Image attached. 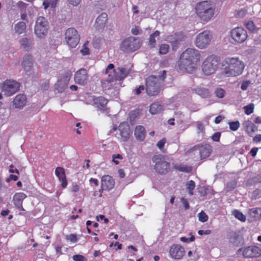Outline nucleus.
I'll return each instance as SVG.
<instances>
[{
    "label": "nucleus",
    "instance_id": "17",
    "mask_svg": "<svg viewBox=\"0 0 261 261\" xmlns=\"http://www.w3.org/2000/svg\"><path fill=\"white\" fill-rule=\"evenodd\" d=\"M88 80V72L84 68L79 69L74 74V81L76 83L79 85H85L87 83Z\"/></svg>",
    "mask_w": 261,
    "mask_h": 261
},
{
    "label": "nucleus",
    "instance_id": "11",
    "mask_svg": "<svg viewBox=\"0 0 261 261\" xmlns=\"http://www.w3.org/2000/svg\"><path fill=\"white\" fill-rule=\"evenodd\" d=\"M19 83L16 81L8 80L2 84L1 89L4 95L10 96L19 90Z\"/></svg>",
    "mask_w": 261,
    "mask_h": 261
},
{
    "label": "nucleus",
    "instance_id": "12",
    "mask_svg": "<svg viewBox=\"0 0 261 261\" xmlns=\"http://www.w3.org/2000/svg\"><path fill=\"white\" fill-rule=\"evenodd\" d=\"M65 40L68 45L72 48H75L79 44L80 36L77 31L74 28H70L66 30Z\"/></svg>",
    "mask_w": 261,
    "mask_h": 261
},
{
    "label": "nucleus",
    "instance_id": "9",
    "mask_svg": "<svg viewBox=\"0 0 261 261\" xmlns=\"http://www.w3.org/2000/svg\"><path fill=\"white\" fill-rule=\"evenodd\" d=\"M212 38L213 35L210 31H204L196 36L195 45L200 49H205L210 45Z\"/></svg>",
    "mask_w": 261,
    "mask_h": 261
},
{
    "label": "nucleus",
    "instance_id": "3",
    "mask_svg": "<svg viewBox=\"0 0 261 261\" xmlns=\"http://www.w3.org/2000/svg\"><path fill=\"white\" fill-rule=\"evenodd\" d=\"M166 71L163 70L162 74L159 77L155 76H149L146 82L147 94L149 96L156 95L160 92V82H163L166 77Z\"/></svg>",
    "mask_w": 261,
    "mask_h": 261
},
{
    "label": "nucleus",
    "instance_id": "18",
    "mask_svg": "<svg viewBox=\"0 0 261 261\" xmlns=\"http://www.w3.org/2000/svg\"><path fill=\"white\" fill-rule=\"evenodd\" d=\"M119 135L118 138L123 142L127 141L130 136V129L128 124L126 122L120 124L118 127Z\"/></svg>",
    "mask_w": 261,
    "mask_h": 261
},
{
    "label": "nucleus",
    "instance_id": "64",
    "mask_svg": "<svg viewBox=\"0 0 261 261\" xmlns=\"http://www.w3.org/2000/svg\"><path fill=\"white\" fill-rule=\"evenodd\" d=\"M118 174L121 178L124 177L125 174L123 169H119L118 171Z\"/></svg>",
    "mask_w": 261,
    "mask_h": 261
},
{
    "label": "nucleus",
    "instance_id": "34",
    "mask_svg": "<svg viewBox=\"0 0 261 261\" xmlns=\"http://www.w3.org/2000/svg\"><path fill=\"white\" fill-rule=\"evenodd\" d=\"M160 32L159 31H155L154 33L150 34L148 39V44L150 48H154L156 44L155 37H159Z\"/></svg>",
    "mask_w": 261,
    "mask_h": 261
},
{
    "label": "nucleus",
    "instance_id": "61",
    "mask_svg": "<svg viewBox=\"0 0 261 261\" xmlns=\"http://www.w3.org/2000/svg\"><path fill=\"white\" fill-rule=\"evenodd\" d=\"M257 151L258 148L256 147H254L251 149V150L250 151V153L252 156L254 157L256 155Z\"/></svg>",
    "mask_w": 261,
    "mask_h": 261
},
{
    "label": "nucleus",
    "instance_id": "59",
    "mask_svg": "<svg viewBox=\"0 0 261 261\" xmlns=\"http://www.w3.org/2000/svg\"><path fill=\"white\" fill-rule=\"evenodd\" d=\"M131 33L134 35H137L139 34V30L138 27H135L131 29Z\"/></svg>",
    "mask_w": 261,
    "mask_h": 261
},
{
    "label": "nucleus",
    "instance_id": "2",
    "mask_svg": "<svg viewBox=\"0 0 261 261\" xmlns=\"http://www.w3.org/2000/svg\"><path fill=\"white\" fill-rule=\"evenodd\" d=\"M223 72L225 75L237 76L242 73L245 65L238 58H228L223 62Z\"/></svg>",
    "mask_w": 261,
    "mask_h": 261
},
{
    "label": "nucleus",
    "instance_id": "54",
    "mask_svg": "<svg viewBox=\"0 0 261 261\" xmlns=\"http://www.w3.org/2000/svg\"><path fill=\"white\" fill-rule=\"evenodd\" d=\"M191 235V237L190 238H186V237H181L180 240L181 242H192L194 240H195V237L194 236L192 235L191 234H190Z\"/></svg>",
    "mask_w": 261,
    "mask_h": 261
},
{
    "label": "nucleus",
    "instance_id": "45",
    "mask_svg": "<svg viewBox=\"0 0 261 261\" xmlns=\"http://www.w3.org/2000/svg\"><path fill=\"white\" fill-rule=\"evenodd\" d=\"M197 133H203L204 132V125L201 121L196 122Z\"/></svg>",
    "mask_w": 261,
    "mask_h": 261
},
{
    "label": "nucleus",
    "instance_id": "52",
    "mask_svg": "<svg viewBox=\"0 0 261 261\" xmlns=\"http://www.w3.org/2000/svg\"><path fill=\"white\" fill-rule=\"evenodd\" d=\"M68 4L73 7H76L79 6L82 0H66Z\"/></svg>",
    "mask_w": 261,
    "mask_h": 261
},
{
    "label": "nucleus",
    "instance_id": "57",
    "mask_svg": "<svg viewBox=\"0 0 261 261\" xmlns=\"http://www.w3.org/2000/svg\"><path fill=\"white\" fill-rule=\"evenodd\" d=\"M220 133H215L212 136V139L216 142H219L220 140Z\"/></svg>",
    "mask_w": 261,
    "mask_h": 261
},
{
    "label": "nucleus",
    "instance_id": "55",
    "mask_svg": "<svg viewBox=\"0 0 261 261\" xmlns=\"http://www.w3.org/2000/svg\"><path fill=\"white\" fill-rule=\"evenodd\" d=\"M66 239L72 242H76L77 241L76 236L74 234H71L69 236H67Z\"/></svg>",
    "mask_w": 261,
    "mask_h": 261
},
{
    "label": "nucleus",
    "instance_id": "16",
    "mask_svg": "<svg viewBox=\"0 0 261 261\" xmlns=\"http://www.w3.org/2000/svg\"><path fill=\"white\" fill-rule=\"evenodd\" d=\"M185 254V248L180 245L173 244L170 247L169 255L174 259L179 260L181 259Z\"/></svg>",
    "mask_w": 261,
    "mask_h": 261
},
{
    "label": "nucleus",
    "instance_id": "13",
    "mask_svg": "<svg viewBox=\"0 0 261 261\" xmlns=\"http://www.w3.org/2000/svg\"><path fill=\"white\" fill-rule=\"evenodd\" d=\"M242 252L244 258H256L261 255V249L256 246H249L244 248H240L238 252Z\"/></svg>",
    "mask_w": 261,
    "mask_h": 261
},
{
    "label": "nucleus",
    "instance_id": "6",
    "mask_svg": "<svg viewBox=\"0 0 261 261\" xmlns=\"http://www.w3.org/2000/svg\"><path fill=\"white\" fill-rule=\"evenodd\" d=\"M219 63L220 60L218 57L213 55L208 56L202 64V72L206 75L214 73L218 69Z\"/></svg>",
    "mask_w": 261,
    "mask_h": 261
},
{
    "label": "nucleus",
    "instance_id": "23",
    "mask_svg": "<svg viewBox=\"0 0 261 261\" xmlns=\"http://www.w3.org/2000/svg\"><path fill=\"white\" fill-rule=\"evenodd\" d=\"M27 98L23 94H18L14 99L13 107L15 109H21L26 104Z\"/></svg>",
    "mask_w": 261,
    "mask_h": 261
},
{
    "label": "nucleus",
    "instance_id": "63",
    "mask_svg": "<svg viewBox=\"0 0 261 261\" xmlns=\"http://www.w3.org/2000/svg\"><path fill=\"white\" fill-rule=\"evenodd\" d=\"M144 89V87L143 86H140L136 90V94L137 95L141 93V91Z\"/></svg>",
    "mask_w": 261,
    "mask_h": 261
},
{
    "label": "nucleus",
    "instance_id": "26",
    "mask_svg": "<svg viewBox=\"0 0 261 261\" xmlns=\"http://www.w3.org/2000/svg\"><path fill=\"white\" fill-rule=\"evenodd\" d=\"M20 48L25 51H30L33 47V42L31 38L23 37L21 38L19 41Z\"/></svg>",
    "mask_w": 261,
    "mask_h": 261
},
{
    "label": "nucleus",
    "instance_id": "28",
    "mask_svg": "<svg viewBox=\"0 0 261 261\" xmlns=\"http://www.w3.org/2000/svg\"><path fill=\"white\" fill-rule=\"evenodd\" d=\"M229 242L234 246H238L241 243L242 241V237L236 232H230L228 238Z\"/></svg>",
    "mask_w": 261,
    "mask_h": 261
},
{
    "label": "nucleus",
    "instance_id": "30",
    "mask_svg": "<svg viewBox=\"0 0 261 261\" xmlns=\"http://www.w3.org/2000/svg\"><path fill=\"white\" fill-rule=\"evenodd\" d=\"M68 79L66 77L65 79H62L58 81L56 84V89L58 92L62 93L64 91L67 87Z\"/></svg>",
    "mask_w": 261,
    "mask_h": 261
},
{
    "label": "nucleus",
    "instance_id": "29",
    "mask_svg": "<svg viewBox=\"0 0 261 261\" xmlns=\"http://www.w3.org/2000/svg\"><path fill=\"white\" fill-rule=\"evenodd\" d=\"M146 131L145 128L141 125L137 126L135 130V135L137 139L140 141L144 140Z\"/></svg>",
    "mask_w": 261,
    "mask_h": 261
},
{
    "label": "nucleus",
    "instance_id": "31",
    "mask_svg": "<svg viewBox=\"0 0 261 261\" xmlns=\"http://www.w3.org/2000/svg\"><path fill=\"white\" fill-rule=\"evenodd\" d=\"M26 23L23 21H20L14 25V33L17 35H20L25 33L26 30Z\"/></svg>",
    "mask_w": 261,
    "mask_h": 261
},
{
    "label": "nucleus",
    "instance_id": "40",
    "mask_svg": "<svg viewBox=\"0 0 261 261\" xmlns=\"http://www.w3.org/2000/svg\"><path fill=\"white\" fill-rule=\"evenodd\" d=\"M175 168L180 171L185 172H190L192 170V168L190 167L182 164L175 165Z\"/></svg>",
    "mask_w": 261,
    "mask_h": 261
},
{
    "label": "nucleus",
    "instance_id": "19",
    "mask_svg": "<svg viewBox=\"0 0 261 261\" xmlns=\"http://www.w3.org/2000/svg\"><path fill=\"white\" fill-rule=\"evenodd\" d=\"M185 38L186 36L182 33H178L167 36L166 40L174 47L181 41H185Z\"/></svg>",
    "mask_w": 261,
    "mask_h": 261
},
{
    "label": "nucleus",
    "instance_id": "1",
    "mask_svg": "<svg viewBox=\"0 0 261 261\" xmlns=\"http://www.w3.org/2000/svg\"><path fill=\"white\" fill-rule=\"evenodd\" d=\"M201 55L199 50L192 48L186 49L180 55L178 61L179 69L182 72H191L194 71L200 61Z\"/></svg>",
    "mask_w": 261,
    "mask_h": 261
},
{
    "label": "nucleus",
    "instance_id": "41",
    "mask_svg": "<svg viewBox=\"0 0 261 261\" xmlns=\"http://www.w3.org/2000/svg\"><path fill=\"white\" fill-rule=\"evenodd\" d=\"M245 26L247 28V29L252 32H255L257 30V28H256L252 21H248L245 23Z\"/></svg>",
    "mask_w": 261,
    "mask_h": 261
},
{
    "label": "nucleus",
    "instance_id": "48",
    "mask_svg": "<svg viewBox=\"0 0 261 261\" xmlns=\"http://www.w3.org/2000/svg\"><path fill=\"white\" fill-rule=\"evenodd\" d=\"M251 84V81H243L241 85V89L242 90H246L248 87Z\"/></svg>",
    "mask_w": 261,
    "mask_h": 261
},
{
    "label": "nucleus",
    "instance_id": "22",
    "mask_svg": "<svg viewBox=\"0 0 261 261\" xmlns=\"http://www.w3.org/2000/svg\"><path fill=\"white\" fill-rule=\"evenodd\" d=\"M108 15L105 12L101 13L96 19L95 27L97 30L103 29L107 23Z\"/></svg>",
    "mask_w": 261,
    "mask_h": 261
},
{
    "label": "nucleus",
    "instance_id": "15",
    "mask_svg": "<svg viewBox=\"0 0 261 261\" xmlns=\"http://www.w3.org/2000/svg\"><path fill=\"white\" fill-rule=\"evenodd\" d=\"M33 64L34 61L32 56L30 54H25L23 58L21 66L27 74H31V73L34 74L36 73L34 70Z\"/></svg>",
    "mask_w": 261,
    "mask_h": 261
},
{
    "label": "nucleus",
    "instance_id": "42",
    "mask_svg": "<svg viewBox=\"0 0 261 261\" xmlns=\"http://www.w3.org/2000/svg\"><path fill=\"white\" fill-rule=\"evenodd\" d=\"M187 189L188 190L189 194L191 195H193V190L194 189L195 187V182L193 180H190L186 184Z\"/></svg>",
    "mask_w": 261,
    "mask_h": 261
},
{
    "label": "nucleus",
    "instance_id": "14",
    "mask_svg": "<svg viewBox=\"0 0 261 261\" xmlns=\"http://www.w3.org/2000/svg\"><path fill=\"white\" fill-rule=\"evenodd\" d=\"M230 35L231 38L238 43H243L248 37L247 31L241 27L232 29L230 32Z\"/></svg>",
    "mask_w": 261,
    "mask_h": 261
},
{
    "label": "nucleus",
    "instance_id": "35",
    "mask_svg": "<svg viewBox=\"0 0 261 261\" xmlns=\"http://www.w3.org/2000/svg\"><path fill=\"white\" fill-rule=\"evenodd\" d=\"M249 216L254 219H261V208H253L249 210Z\"/></svg>",
    "mask_w": 261,
    "mask_h": 261
},
{
    "label": "nucleus",
    "instance_id": "20",
    "mask_svg": "<svg viewBox=\"0 0 261 261\" xmlns=\"http://www.w3.org/2000/svg\"><path fill=\"white\" fill-rule=\"evenodd\" d=\"M198 149L199 151L200 158L203 159L207 158L211 154L212 151V147L208 144H205L201 146H195L192 148V150Z\"/></svg>",
    "mask_w": 261,
    "mask_h": 261
},
{
    "label": "nucleus",
    "instance_id": "27",
    "mask_svg": "<svg viewBox=\"0 0 261 261\" xmlns=\"http://www.w3.org/2000/svg\"><path fill=\"white\" fill-rule=\"evenodd\" d=\"M243 125L245 131L250 136H252L253 133L257 130V126L250 120L245 121L243 123Z\"/></svg>",
    "mask_w": 261,
    "mask_h": 261
},
{
    "label": "nucleus",
    "instance_id": "49",
    "mask_svg": "<svg viewBox=\"0 0 261 261\" xmlns=\"http://www.w3.org/2000/svg\"><path fill=\"white\" fill-rule=\"evenodd\" d=\"M237 182L235 180L231 181L227 183L226 188L227 190H232L235 188Z\"/></svg>",
    "mask_w": 261,
    "mask_h": 261
},
{
    "label": "nucleus",
    "instance_id": "51",
    "mask_svg": "<svg viewBox=\"0 0 261 261\" xmlns=\"http://www.w3.org/2000/svg\"><path fill=\"white\" fill-rule=\"evenodd\" d=\"M166 142V139L165 138H163L160 141H159L157 144L156 146L157 147L160 149L162 150L164 146L165 145V143Z\"/></svg>",
    "mask_w": 261,
    "mask_h": 261
},
{
    "label": "nucleus",
    "instance_id": "10",
    "mask_svg": "<svg viewBox=\"0 0 261 261\" xmlns=\"http://www.w3.org/2000/svg\"><path fill=\"white\" fill-rule=\"evenodd\" d=\"M152 161L155 163L154 169L158 173L164 174L169 171L170 164L167 162L162 155H154Z\"/></svg>",
    "mask_w": 261,
    "mask_h": 261
},
{
    "label": "nucleus",
    "instance_id": "46",
    "mask_svg": "<svg viewBox=\"0 0 261 261\" xmlns=\"http://www.w3.org/2000/svg\"><path fill=\"white\" fill-rule=\"evenodd\" d=\"M215 93L217 97L222 98L224 96L225 91L222 88H218L215 90Z\"/></svg>",
    "mask_w": 261,
    "mask_h": 261
},
{
    "label": "nucleus",
    "instance_id": "37",
    "mask_svg": "<svg viewBox=\"0 0 261 261\" xmlns=\"http://www.w3.org/2000/svg\"><path fill=\"white\" fill-rule=\"evenodd\" d=\"M58 0H44L43 3V6L44 9H47L49 7L54 8L56 7Z\"/></svg>",
    "mask_w": 261,
    "mask_h": 261
},
{
    "label": "nucleus",
    "instance_id": "4",
    "mask_svg": "<svg viewBox=\"0 0 261 261\" xmlns=\"http://www.w3.org/2000/svg\"><path fill=\"white\" fill-rule=\"evenodd\" d=\"M195 11L198 17L206 22L209 21L214 14V8L208 1L198 3L196 6Z\"/></svg>",
    "mask_w": 261,
    "mask_h": 261
},
{
    "label": "nucleus",
    "instance_id": "43",
    "mask_svg": "<svg viewBox=\"0 0 261 261\" xmlns=\"http://www.w3.org/2000/svg\"><path fill=\"white\" fill-rule=\"evenodd\" d=\"M198 219L201 222H205L208 220V216L203 211H201L198 214Z\"/></svg>",
    "mask_w": 261,
    "mask_h": 261
},
{
    "label": "nucleus",
    "instance_id": "36",
    "mask_svg": "<svg viewBox=\"0 0 261 261\" xmlns=\"http://www.w3.org/2000/svg\"><path fill=\"white\" fill-rule=\"evenodd\" d=\"M195 92L202 97L206 98L209 96L208 90L204 88L198 87L194 89Z\"/></svg>",
    "mask_w": 261,
    "mask_h": 261
},
{
    "label": "nucleus",
    "instance_id": "47",
    "mask_svg": "<svg viewBox=\"0 0 261 261\" xmlns=\"http://www.w3.org/2000/svg\"><path fill=\"white\" fill-rule=\"evenodd\" d=\"M245 110V112L247 115H250L253 112V104H250L249 105H247L245 106L244 108Z\"/></svg>",
    "mask_w": 261,
    "mask_h": 261
},
{
    "label": "nucleus",
    "instance_id": "5",
    "mask_svg": "<svg viewBox=\"0 0 261 261\" xmlns=\"http://www.w3.org/2000/svg\"><path fill=\"white\" fill-rule=\"evenodd\" d=\"M129 72V70L124 67H118L115 69L113 64H110L105 71L106 74L108 75V81L109 82L114 80H121L125 78Z\"/></svg>",
    "mask_w": 261,
    "mask_h": 261
},
{
    "label": "nucleus",
    "instance_id": "62",
    "mask_svg": "<svg viewBox=\"0 0 261 261\" xmlns=\"http://www.w3.org/2000/svg\"><path fill=\"white\" fill-rule=\"evenodd\" d=\"M253 140L255 142H259L261 141V135H256L253 139Z\"/></svg>",
    "mask_w": 261,
    "mask_h": 261
},
{
    "label": "nucleus",
    "instance_id": "33",
    "mask_svg": "<svg viewBox=\"0 0 261 261\" xmlns=\"http://www.w3.org/2000/svg\"><path fill=\"white\" fill-rule=\"evenodd\" d=\"M163 110V106L159 102L153 103L150 106L149 111L152 114H158Z\"/></svg>",
    "mask_w": 261,
    "mask_h": 261
},
{
    "label": "nucleus",
    "instance_id": "8",
    "mask_svg": "<svg viewBox=\"0 0 261 261\" xmlns=\"http://www.w3.org/2000/svg\"><path fill=\"white\" fill-rule=\"evenodd\" d=\"M49 24L47 19L42 16L38 17L35 22L34 34L39 39H44L47 36Z\"/></svg>",
    "mask_w": 261,
    "mask_h": 261
},
{
    "label": "nucleus",
    "instance_id": "7",
    "mask_svg": "<svg viewBox=\"0 0 261 261\" xmlns=\"http://www.w3.org/2000/svg\"><path fill=\"white\" fill-rule=\"evenodd\" d=\"M141 45L142 41L140 38L129 37L122 41L120 48L123 52L128 53L138 50L140 48Z\"/></svg>",
    "mask_w": 261,
    "mask_h": 261
},
{
    "label": "nucleus",
    "instance_id": "58",
    "mask_svg": "<svg viewBox=\"0 0 261 261\" xmlns=\"http://www.w3.org/2000/svg\"><path fill=\"white\" fill-rule=\"evenodd\" d=\"M181 201L185 207V210H188L189 208V205L187 200L185 198H182L181 199Z\"/></svg>",
    "mask_w": 261,
    "mask_h": 261
},
{
    "label": "nucleus",
    "instance_id": "39",
    "mask_svg": "<svg viewBox=\"0 0 261 261\" xmlns=\"http://www.w3.org/2000/svg\"><path fill=\"white\" fill-rule=\"evenodd\" d=\"M233 216L238 220L242 222H245L246 221V216L241 212L238 210H234L232 213Z\"/></svg>",
    "mask_w": 261,
    "mask_h": 261
},
{
    "label": "nucleus",
    "instance_id": "50",
    "mask_svg": "<svg viewBox=\"0 0 261 261\" xmlns=\"http://www.w3.org/2000/svg\"><path fill=\"white\" fill-rule=\"evenodd\" d=\"M88 43V42H86L83 45V48L80 51L83 55H86L89 54V49L87 46Z\"/></svg>",
    "mask_w": 261,
    "mask_h": 261
},
{
    "label": "nucleus",
    "instance_id": "25",
    "mask_svg": "<svg viewBox=\"0 0 261 261\" xmlns=\"http://www.w3.org/2000/svg\"><path fill=\"white\" fill-rule=\"evenodd\" d=\"M55 174L61 182L62 187L65 188L67 186V181L64 168L60 167H57L55 170Z\"/></svg>",
    "mask_w": 261,
    "mask_h": 261
},
{
    "label": "nucleus",
    "instance_id": "21",
    "mask_svg": "<svg viewBox=\"0 0 261 261\" xmlns=\"http://www.w3.org/2000/svg\"><path fill=\"white\" fill-rule=\"evenodd\" d=\"M101 187L105 191L112 190L115 186V181L112 177L109 175H105L101 178Z\"/></svg>",
    "mask_w": 261,
    "mask_h": 261
},
{
    "label": "nucleus",
    "instance_id": "24",
    "mask_svg": "<svg viewBox=\"0 0 261 261\" xmlns=\"http://www.w3.org/2000/svg\"><path fill=\"white\" fill-rule=\"evenodd\" d=\"M27 197V195L22 192L17 193L13 196V203L14 205L19 210L24 211L22 203L24 199Z\"/></svg>",
    "mask_w": 261,
    "mask_h": 261
},
{
    "label": "nucleus",
    "instance_id": "38",
    "mask_svg": "<svg viewBox=\"0 0 261 261\" xmlns=\"http://www.w3.org/2000/svg\"><path fill=\"white\" fill-rule=\"evenodd\" d=\"M169 45L166 43L161 44L159 46V54L160 55H166L169 52Z\"/></svg>",
    "mask_w": 261,
    "mask_h": 261
},
{
    "label": "nucleus",
    "instance_id": "53",
    "mask_svg": "<svg viewBox=\"0 0 261 261\" xmlns=\"http://www.w3.org/2000/svg\"><path fill=\"white\" fill-rule=\"evenodd\" d=\"M112 158H113V162L114 163H115V164L117 165V164H119V162L117 160H116V159H117V160H118V159L122 160V156L120 154H113V156H112Z\"/></svg>",
    "mask_w": 261,
    "mask_h": 261
},
{
    "label": "nucleus",
    "instance_id": "44",
    "mask_svg": "<svg viewBox=\"0 0 261 261\" xmlns=\"http://www.w3.org/2000/svg\"><path fill=\"white\" fill-rule=\"evenodd\" d=\"M229 125V128L231 130L236 131L237 130L239 127H240V123L238 121L234 122H229L228 123Z\"/></svg>",
    "mask_w": 261,
    "mask_h": 261
},
{
    "label": "nucleus",
    "instance_id": "32",
    "mask_svg": "<svg viewBox=\"0 0 261 261\" xmlns=\"http://www.w3.org/2000/svg\"><path fill=\"white\" fill-rule=\"evenodd\" d=\"M94 102L100 110H103L108 103V100L103 97H98L94 99Z\"/></svg>",
    "mask_w": 261,
    "mask_h": 261
},
{
    "label": "nucleus",
    "instance_id": "60",
    "mask_svg": "<svg viewBox=\"0 0 261 261\" xmlns=\"http://www.w3.org/2000/svg\"><path fill=\"white\" fill-rule=\"evenodd\" d=\"M211 233V230H199L198 231V233L199 235L210 234Z\"/></svg>",
    "mask_w": 261,
    "mask_h": 261
},
{
    "label": "nucleus",
    "instance_id": "56",
    "mask_svg": "<svg viewBox=\"0 0 261 261\" xmlns=\"http://www.w3.org/2000/svg\"><path fill=\"white\" fill-rule=\"evenodd\" d=\"M73 259L75 261H85V257L82 255H75L73 256Z\"/></svg>",
    "mask_w": 261,
    "mask_h": 261
}]
</instances>
